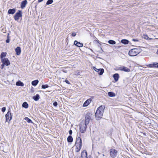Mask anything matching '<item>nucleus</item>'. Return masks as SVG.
<instances>
[{"label": "nucleus", "mask_w": 158, "mask_h": 158, "mask_svg": "<svg viewBox=\"0 0 158 158\" xmlns=\"http://www.w3.org/2000/svg\"><path fill=\"white\" fill-rule=\"evenodd\" d=\"M93 117V115L89 112H88L85 114V122H81L80 124V130L81 132L83 133L85 132L87 126Z\"/></svg>", "instance_id": "1"}, {"label": "nucleus", "mask_w": 158, "mask_h": 158, "mask_svg": "<svg viewBox=\"0 0 158 158\" xmlns=\"http://www.w3.org/2000/svg\"><path fill=\"white\" fill-rule=\"evenodd\" d=\"M142 50L140 48H133L130 50L128 52L129 55L131 56L137 55L141 52Z\"/></svg>", "instance_id": "2"}, {"label": "nucleus", "mask_w": 158, "mask_h": 158, "mask_svg": "<svg viewBox=\"0 0 158 158\" xmlns=\"http://www.w3.org/2000/svg\"><path fill=\"white\" fill-rule=\"evenodd\" d=\"M103 112L101 111L97 110L95 114V116L97 120H100L102 118L103 116Z\"/></svg>", "instance_id": "3"}, {"label": "nucleus", "mask_w": 158, "mask_h": 158, "mask_svg": "<svg viewBox=\"0 0 158 158\" xmlns=\"http://www.w3.org/2000/svg\"><path fill=\"white\" fill-rule=\"evenodd\" d=\"M22 16V12L21 10H19L14 16V18L15 21H18L20 17Z\"/></svg>", "instance_id": "4"}, {"label": "nucleus", "mask_w": 158, "mask_h": 158, "mask_svg": "<svg viewBox=\"0 0 158 158\" xmlns=\"http://www.w3.org/2000/svg\"><path fill=\"white\" fill-rule=\"evenodd\" d=\"M117 151L114 149L112 148L110 150V155L111 157L114 158L117 155Z\"/></svg>", "instance_id": "5"}, {"label": "nucleus", "mask_w": 158, "mask_h": 158, "mask_svg": "<svg viewBox=\"0 0 158 158\" xmlns=\"http://www.w3.org/2000/svg\"><path fill=\"white\" fill-rule=\"evenodd\" d=\"M6 122H10L12 119L10 111L9 110L5 115Z\"/></svg>", "instance_id": "6"}, {"label": "nucleus", "mask_w": 158, "mask_h": 158, "mask_svg": "<svg viewBox=\"0 0 158 158\" xmlns=\"http://www.w3.org/2000/svg\"><path fill=\"white\" fill-rule=\"evenodd\" d=\"M118 70L128 72L130 71V69L124 66H121L117 68Z\"/></svg>", "instance_id": "7"}, {"label": "nucleus", "mask_w": 158, "mask_h": 158, "mask_svg": "<svg viewBox=\"0 0 158 158\" xmlns=\"http://www.w3.org/2000/svg\"><path fill=\"white\" fill-rule=\"evenodd\" d=\"M2 62L6 66H8L10 64V61L7 58H4L3 59L1 60Z\"/></svg>", "instance_id": "8"}, {"label": "nucleus", "mask_w": 158, "mask_h": 158, "mask_svg": "<svg viewBox=\"0 0 158 158\" xmlns=\"http://www.w3.org/2000/svg\"><path fill=\"white\" fill-rule=\"evenodd\" d=\"M147 66L151 68H158V63L153 62L152 64H149Z\"/></svg>", "instance_id": "9"}, {"label": "nucleus", "mask_w": 158, "mask_h": 158, "mask_svg": "<svg viewBox=\"0 0 158 158\" xmlns=\"http://www.w3.org/2000/svg\"><path fill=\"white\" fill-rule=\"evenodd\" d=\"M27 4V0H24L21 2L20 7L22 9H23L25 7Z\"/></svg>", "instance_id": "10"}, {"label": "nucleus", "mask_w": 158, "mask_h": 158, "mask_svg": "<svg viewBox=\"0 0 158 158\" xmlns=\"http://www.w3.org/2000/svg\"><path fill=\"white\" fill-rule=\"evenodd\" d=\"M76 146H79V147H81L82 140L81 139H76Z\"/></svg>", "instance_id": "11"}, {"label": "nucleus", "mask_w": 158, "mask_h": 158, "mask_svg": "<svg viewBox=\"0 0 158 158\" xmlns=\"http://www.w3.org/2000/svg\"><path fill=\"white\" fill-rule=\"evenodd\" d=\"M91 101L92 99L91 98L88 99L83 103V106L86 107L91 102Z\"/></svg>", "instance_id": "12"}, {"label": "nucleus", "mask_w": 158, "mask_h": 158, "mask_svg": "<svg viewBox=\"0 0 158 158\" xmlns=\"http://www.w3.org/2000/svg\"><path fill=\"white\" fill-rule=\"evenodd\" d=\"M87 152L86 151L84 150L81 153V156L80 158H87Z\"/></svg>", "instance_id": "13"}, {"label": "nucleus", "mask_w": 158, "mask_h": 158, "mask_svg": "<svg viewBox=\"0 0 158 158\" xmlns=\"http://www.w3.org/2000/svg\"><path fill=\"white\" fill-rule=\"evenodd\" d=\"M74 44L79 47H81L83 46V44L82 43L78 42L77 40H75L74 42Z\"/></svg>", "instance_id": "14"}, {"label": "nucleus", "mask_w": 158, "mask_h": 158, "mask_svg": "<svg viewBox=\"0 0 158 158\" xmlns=\"http://www.w3.org/2000/svg\"><path fill=\"white\" fill-rule=\"evenodd\" d=\"M15 51L16 54L17 55H19L21 53V48L19 47H17L15 49Z\"/></svg>", "instance_id": "15"}, {"label": "nucleus", "mask_w": 158, "mask_h": 158, "mask_svg": "<svg viewBox=\"0 0 158 158\" xmlns=\"http://www.w3.org/2000/svg\"><path fill=\"white\" fill-rule=\"evenodd\" d=\"M16 10L15 8H13L9 9L8 11V14L13 15L16 12Z\"/></svg>", "instance_id": "16"}, {"label": "nucleus", "mask_w": 158, "mask_h": 158, "mask_svg": "<svg viewBox=\"0 0 158 158\" xmlns=\"http://www.w3.org/2000/svg\"><path fill=\"white\" fill-rule=\"evenodd\" d=\"M113 77L115 82L118 81L119 77V75L118 73H116L113 75Z\"/></svg>", "instance_id": "17"}, {"label": "nucleus", "mask_w": 158, "mask_h": 158, "mask_svg": "<svg viewBox=\"0 0 158 158\" xmlns=\"http://www.w3.org/2000/svg\"><path fill=\"white\" fill-rule=\"evenodd\" d=\"M105 108V106L104 105H102L98 108L97 110L104 112Z\"/></svg>", "instance_id": "18"}, {"label": "nucleus", "mask_w": 158, "mask_h": 158, "mask_svg": "<svg viewBox=\"0 0 158 158\" xmlns=\"http://www.w3.org/2000/svg\"><path fill=\"white\" fill-rule=\"evenodd\" d=\"M96 72L98 73V74L101 75L104 73V70L103 69L100 68L98 69Z\"/></svg>", "instance_id": "19"}, {"label": "nucleus", "mask_w": 158, "mask_h": 158, "mask_svg": "<svg viewBox=\"0 0 158 158\" xmlns=\"http://www.w3.org/2000/svg\"><path fill=\"white\" fill-rule=\"evenodd\" d=\"M40 98V95L39 94H36L35 96L33 97V99L35 101H38Z\"/></svg>", "instance_id": "20"}, {"label": "nucleus", "mask_w": 158, "mask_h": 158, "mask_svg": "<svg viewBox=\"0 0 158 158\" xmlns=\"http://www.w3.org/2000/svg\"><path fill=\"white\" fill-rule=\"evenodd\" d=\"M121 42L124 44H128L129 41L127 39H122L121 40Z\"/></svg>", "instance_id": "21"}, {"label": "nucleus", "mask_w": 158, "mask_h": 158, "mask_svg": "<svg viewBox=\"0 0 158 158\" xmlns=\"http://www.w3.org/2000/svg\"><path fill=\"white\" fill-rule=\"evenodd\" d=\"M39 81L38 80H35L31 82V84L33 86H35L37 85L39 83Z\"/></svg>", "instance_id": "22"}, {"label": "nucleus", "mask_w": 158, "mask_h": 158, "mask_svg": "<svg viewBox=\"0 0 158 158\" xmlns=\"http://www.w3.org/2000/svg\"><path fill=\"white\" fill-rule=\"evenodd\" d=\"M16 85L19 86H24V84L23 83L20 81L17 82H16Z\"/></svg>", "instance_id": "23"}, {"label": "nucleus", "mask_w": 158, "mask_h": 158, "mask_svg": "<svg viewBox=\"0 0 158 158\" xmlns=\"http://www.w3.org/2000/svg\"><path fill=\"white\" fill-rule=\"evenodd\" d=\"M22 107L25 108L27 109L28 107V104L26 102H24L22 104Z\"/></svg>", "instance_id": "24"}, {"label": "nucleus", "mask_w": 158, "mask_h": 158, "mask_svg": "<svg viewBox=\"0 0 158 158\" xmlns=\"http://www.w3.org/2000/svg\"><path fill=\"white\" fill-rule=\"evenodd\" d=\"M6 52H2L0 55V58L1 59V60L2 59H3L4 57H5L6 56Z\"/></svg>", "instance_id": "25"}, {"label": "nucleus", "mask_w": 158, "mask_h": 158, "mask_svg": "<svg viewBox=\"0 0 158 158\" xmlns=\"http://www.w3.org/2000/svg\"><path fill=\"white\" fill-rule=\"evenodd\" d=\"M108 95L110 97H114L115 96V93L112 92H109L108 93Z\"/></svg>", "instance_id": "26"}, {"label": "nucleus", "mask_w": 158, "mask_h": 158, "mask_svg": "<svg viewBox=\"0 0 158 158\" xmlns=\"http://www.w3.org/2000/svg\"><path fill=\"white\" fill-rule=\"evenodd\" d=\"M108 43L112 45H114L116 44V42L115 41L113 40H109L108 41Z\"/></svg>", "instance_id": "27"}, {"label": "nucleus", "mask_w": 158, "mask_h": 158, "mask_svg": "<svg viewBox=\"0 0 158 158\" xmlns=\"http://www.w3.org/2000/svg\"><path fill=\"white\" fill-rule=\"evenodd\" d=\"M24 119L26 120L28 123H33V122L32 120L28 118L27 117H25L24 118Z\"/></svg>", "instance_id": "28"}, {"label": "nucleus", "mask_w": 158, "mask_h": 158, "mask_svg": "<svg viewBox=\"0 0 158 158\" xmlns=\"http://www.w3.org/2000/svg\"><path fill=\"white\" fill-rule=\"evenodd\" d=\"M81 147H79V146H76V148L75 149V152H78L79 151L81 148Z\"/></svg>", "instance_id": "29"}, {"label": "nucleus", "mask_w": 158, "mask_h": 158, "mask_svg": "<svg viewBox=\"0 0 158 158\" xmlns=\"http://www.w3.org/2000/svg\"><path fill=\"white\" fill-rule=\"evenodd\" d=\"M49 87V86L48 84L42 85L41 87L43 89H45Z\"/></svg>", "instance_id": "30"}, {"label": "nucleus", "mask_w": 158, "mask_h": 158, "mask_svg": "<svg viewBox=\"0 0 158 158\" xmlns=\"http://www.w3.org/2000/svg\"><path fill=\"white\" fill-rule=\"evenodd\" d=\"M53 2V0H48L46 2V5H49L52 3Z\"/></svg>", "instance_id": "31"}, {"label": "nucleus", "mask_w": 158, "mask_h": 158, "mask_svg": "<svg viewBox=\"0 0 158 158\" xmlns=\"http://www.w3.org/2000/svg\"><path fill=\"white\" fill-rule=\"evenodd\" d=\"M53 106L55 107H56L58 105V103L57 102H55L53 103Z\"/></svg>", "instance_id": "32"}, {"label": "nucleus", "mask_w": 158, "mask_h": 158, "mask_svg": "<svg viewBox=\"0 0 158 158\" xmlns=\"http://www.w3.org/2000/svg\"><path fill=\"white\" fill-rule=\"evenodd\" d=\"M6 110V108L5 107H4L2 108V111L3 112H4Z\"/></svg>", "instance_id": "33"}, {"label": "nucleus", "mask_w": 158, "mask_h": 158, "mask_svg": "<svg viewBox=\"0 0 158 158\" xmlns=\"http://www.w3.org/2000/svg\"><path fill=\"white\" fill-rule=\"evenodd\" d=\"M10 40L9 39V37L8 36H7V39L6 40V43H9V42H10Z\"/></svg>", "instance_id": "34"}, {"label": "nucleus", "mask_w": 158, "mask_h": 158, "mask_svg": "<svg viewBox=\"0 0 158 158\" xmlns=\"http://www.w3.org/2000/svg\"><path fill=\"white\" fill-rule=\"evenodd\" d=\"M67 141L68 142L71 143L73 141V139H67Z\"/></svg>", "instance_id": "35"}, {"label": "nucleus", "mask_w": 158, "mask_h": 158, "mask_svg": "<svg viewBox=\"0 0 158 158\" xmlns=\"http://www.w3.org/2000/svg\"><path fill=\"white\" fill-rule=\"evenodd\" d=\"M65 82L67 84H69V85L70 84V82H69V81L67 80V79H66L65 80Z\"/></svg>", "instance_id": "36"}, {"label": "nucleus", "mask_w": 158, "mask_h": 158, "mask_svg": "<svg viewBox=\"0 0 158 158\" xmlns=\"http://www.w3.org/2000/svg\"><path fill=\"white\" fill-rule=\"evenodd\" d=\"M73 133L72 131L71 130H70L69 131V133L70 135H71Z\"/></svg>", "instance_id": "37"}, {"label": "nucleus", "mask_w": 158, "mask_h": 158, "mask_svg": "<svg viewBox=\"0 0 158 158\" xmlns=\"http://www.w3.org/2000/svg\"><path fill=\"white\" fill-rule=\"evenodd\" d=\"M72 35L74 37L76 35V33L75 32H73L72 34Z\"/></svg>", "instance_id": "38"}, {"label": "nucleus", "mask_w": 158, "mask_h": 158, "mask_svg": "<svg viewBox=\"0 0 158 158\" xmlns=\"http://www.w3.org/2000/svg\"><path fill=\"white\" fill-rule=\"evenodd\" d=\"M132 40L134 42H138L139 41L137 39H133Z\"/></svg>", "instance_id": "39"}, {"label": "nucleus", "mask_w": 158, "mask_h": 158, "mask_svg": "<svg viewBox=\"0 0 158 158\" xmlns=\"http://www.w3.org/2000/svg\"><path fill=\"white\" fill-rule=\"evenodd\" d=\"M5 65V64H4L3 63H2V64L1 65V67H2V69L4 68V66Z\"/></svg>", "instance_id": "40"}, {"label": "nucleus", "mask_w": 158, "mask_h": 158, "mask_svg": "<svg viewBox=\"0 0 158 158\" xmlns=\"http://www.w3.org/2000/svg\"><path fill=\"white\" fill-rule=\"evenodd\" d=\"M93 69L96 72L97 71V70H98V69H97L95 67H93Z\"/></svg>", "instance_id": "41"}, {"label": "nucleus", "mask_w": 158, "mask_h": 158, "mask_svg": "<svg viewBox=\"0 0 158 158\" xmlns=\"http://www.w3.org/2000/svg\"><path fill=\"white\" fill-rule=\"evenodd\" d=\"M67 138H73V137L71 135H70Z\"/></svg>", "instance_id": "42"}, {"label": "nucleus", "mask_w": 158, "mask_h": 158, "mask_svg": "<svg viewBox=\"0 0 158 158\" xmlns=\"http://www.w3.org/2000/svg\"><path fill=\"white\" fill-rule=\"evenodd\" d=\"M43 0H38V2H40L43 1Z\"/></svg>", "instance_id": "43"}, {"label": "nucleus", "mask_w": 158, "mask_h": 158, "mask_svg": "<svg viewBox=\"0 0 158 158\" xmlns=\"http://www.w3.org/2000/svg\"><path fill=\"white\" fill-rule=\"evenodd\" d=\"M156 53H157V54H158V50H157V51Z\"/></svg>", "instance_id": "44"}, {"label": "nucleus", "mask_w": 158, "mask_h": 158, "mask_svg": "<svg viewBox=\"0 0 158 158\" xmlns=\"http://www.w3.org/2000/svg\"><path fill=\"white\" fill-rule=\"evenodd\" d=\"M101 49L102 51V52H103V50L101 48Z\"/></svg>", "instance_id": "45"}, {"label": "nucleus", "mask_w": 158, "mask_h": 158, "mask_svg": "<svg viewBox=\"0 0 158 158\" xmlns=\"http://www.w3.org/2000/svg\"><path fill=\"white\" fill-rule=\"evenodd\" d=\"M77 138H80V137L79 136Z\"/></svg>", "instance_id": "46"}, {"label": "nucleus", "mask_w": 158, "mask_h": 158, "mask_svg": "<svg viewBox=\"0 0 158 158\" xmlns=\"http://www.w3.org/2000/svg\"><path fill=\"white\" fill-rule=\"evenodd\" d=\"M98 58H99V59H101V58H100V57H98Z\"/></svg>", "instance_id": "47"}, {"label": "nucleus", "mask_w": 158, "mask_h": 158, "mask_svg": "<svg viewBox=\"0 0 158 158\" xmlns=\"http://www.w3.org/2000/svg\"><path fill=\"white\" fill-rule=\"evenodd\" d=\"M146 37H147V38H148V36H147V35H146Z\"/></svg>", "instance_id": "48"}, {"label": "nucleus", "mask_w": 158, "mask_h": 158, "mask_svg": "<svg viewBox=\"0 0 158 158\" xmlns=\"http://www.w3.org/2000/svg\"><path fill=\"white\" fill-rule=\"evenodd\" d=\"M96 41H97V42H98V41L97 40H95Z\"/></svg>", "instance_id": "49"}]
</instances>
